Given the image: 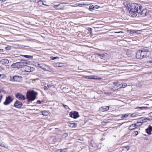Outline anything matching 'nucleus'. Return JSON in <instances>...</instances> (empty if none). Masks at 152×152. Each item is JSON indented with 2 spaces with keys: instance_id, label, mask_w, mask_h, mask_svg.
Wrapping results in <instances>:
<instances>
[{
  "instance_id": "17",
  "label": "nucleus",
  "mask_w": 152,
  "mask_h": 152,
  "mask_svg": "<svg viewBox=\"0 0 152 152\" xmlns=\"http://www.w3.org/2000/svg\"><path fill=\"white\" fill-rule=\"evenodd\" d=\"M141 120L143 122H147L152 120V119L150 118H148L144 117H142L141 118Z\"/></svg>"
},
{
  "instance_id": "48",
  "label": "nucleus",
  "mask_w": 152,
  "mask_h": 152,
  "mask_svg": "<svg viewBox=\"0 0 152 152\" xmlns=\"http://www.w3.org/2000/svg\"><path fill=\"white\" fill-rule=\"evenodd\" d=\"M71 125H72V126H72V127H74V124H71Z\"/></svg>"
},
{
  "instance_id": "1",
  "label": "nucleus",
  "mask_w": 152,
  "mask_h": 152,
  "mask_svg": "<svg viewBox=\"0 0 152 152\" xmlns=\"http://www.w3.org/2000/svg\"><path fill=\"white\" fill-rule=\"evenodd\" d=\"M142 9V6L140 4H132L128 8L129 12L133 17L136 16Z\"/></svg>"
},
{
  "instance_id": "55",
  "label": "nucleus",
  "mask_w": 152,
  "mask_h": 152,
  "mask_svg": "<svg viewBox=\"0 0 152 152\" xmlns=\"http://www.w3.org/2000/svg\"><path fill=\"white\" fill-rule=\"evenodd\" d=\"M95 6L97 7V6H97V5H96V6Z\"/></svg>"
},
{
  "instance_id": "9",
  "label": "nucleus",
  "mask_w": 152,
  "mask_h": 152,
  "mask_svg": "<svg viewBox=\"0 0 152 152\" xmlns=\"http://www.w3.org/2000/svg\"><path fill=\"white\" fill-rule=\"evenodd\" d=\"M23 105L22 102L17 100L14 104V106L16 108H19L21 107Z\"/></svg>"
},
{
  "instance_id": "7",
  "label": "nucleus",
  "mask_w": 152,
  "mask_h": 152,
  "mask_svg": "<svg viewBox=\"0 0 152 152\" xmlns=\"http://www.w3.org/2000/svg\"><path fill=\"white\" fill-rule=\"evenodd\" d=\"M69 115L70 117L74 118H76L79 117L78 113L75 111H74L73 112H70Z\"/></svg>"
},
{
  "instance_id": "29",
  "label": "nucleus",
  "mask_w": 152,
  "mask_h": 152,
  "mask_svg": "<svg viewBox=\"0 0 152 152\" xmlns=\"http://www.w3.org/2000/svg\"><path fill=\"white\" fill-rule=\"evenodd\" d=\"M63 106L66 109H69V107L67 105L63 104Z\"/></svg>"
},
{
  "instance_id": "11",
  "label": "nucleus",
  "mask_w": 152,
  "mask_h": 152,
  "mask_svg": "<svg viewBox=\"0 0 152 152\" xmlns=\"http://www.w3.org/2000/svg\"><path fill=\"white\" fill-rule=\"evenodd\" d=\"M141 10V11L138 13L139 15H141V17H144L146 15V14L147 13V10L146 9H143Z\"/></svg>"
},
{
  "instance_id": "33",
  "label": "nucleus",
  "mask_w": 152,
  "mask_h": 152,
  "mask_svg": "<svg viewBox=\"0 0 152 152\" xmlns=\"http://www.w3.org/2000/svg\"><path fill=\"white\" fill-rule=\"evenodd\" d=\"M123 86V88H125V87L126 86H127V85L126 83H124L123 84H122V85Z\"/></svg>"
},
{
  "instance_id": "14",
  "label": "nucleus",
  "mask_w": 152,
  "mask_h": 152,
  "mask_svg": "<svg viewBox=\"0 0 152 152\" xmlns=\"http://www.w3.org/2000/svg\"><path fill=\"white\" fill-rule=\"evenodd\" d=\"M84 77L86 79H99V78H95V76L94 75L84 76Z\"/></svg>"
},
{
  "instance_id": "10",
  "label": "nucleus",
  "mask_w": 152,
  "mask_h": 152,
  "mask_svg": "<svg viewBox=\"0 0 152 152\" xmlns=\"http://www.w3.org/2000/svg\"><path fill=\"white\" fill-rule=\"evenodd\" d=\"M99 55L101 56V58L103 59H107L109 58L110 57V55L109 54H108L107 53L101 54L99 53Z\"/></svg>"
},
{
  "instance_id": "44",
  "label": "nucleus",
  "mask_w": 152,
  "mask_h": 152,
  "mask_svg": "<svg viewBox=\"0 0 152 152\" xmlns=\"http://www.w3.org/2000/svg\"><path fill=\"white\" fill-rule=\"evenodd\" d=\"M52 86L51 85H48L47 86L48 88H49L51 87Z\"/></svg>"
},
{
  "instance_id": "31",
  "label": "nucleus",
  "mask_w": 152,
  "mask_h": 152,
  "mask_svg": "<svg viewBox=\"0 0 152 152\" xmlns=\"http://www.w3.org/2000/svg\"><path fill=\"white\" fill-rule=\"evenodd\" d=\"M94 8V6L93 5H91L89 7V9H92Z\"/></svg>"
},
{
  "instance_id": "36",
  "label": "nucleus",
  "mask_w": 152,
  "mask_h": 152,
  "mask_svg": "<svg viewBox=\"0 0 152 152\" xmlns=\"http://www.w3.org/2000/svg\"><path fill=\"white\" fill-rule=\"evenodd\" d=\"M99 110H100L102 111H104V107H101V108H100Z\"/></svg>"
},
{
  "instance_id": "25",
  "label": "nucleus",
  "mask_w": 152,
  "mask_h": 152,
  "mask_svg": "<svg viewBox=\"0 0 152 152\" xmlns=\"http://www.w3.org/2000/svg\"><path fill=\"white\" fill-rule=\"evenodd\" d=\"M130 31L129 33L130 34H133L134 33H135V30H132V31Z\"/></svg>"
},
{
  "instance_id": "6",
  "label": "nucleus",
  "mask_w": 152,
  "mask_h": 152,
  "mask_svg": "<svg viewBox=\"0 0 152 152\" xmlns=\"http://www.w3.org/2000/svg\"><path fill=\"white\" fill-rule=\"evenodd\" d=\"M19 62V64L20 68H22L24 66H26L27 64H28L29 62L26 61L25 60H21L20 62Z\"/></svg>"
},
{
  "instance_id": "21",
  "label": "nucleus",
  "mask_w": 152,
  "mask_h": 152,
  "mask_svg": "<svg viewBox=\"0 0 152 152\" xmlns=\"http://www.w3.org/2000/svg\"><path fill=\"white\" fill-rule=\"evenodd\" d=\"M129 116V115L126 114H124V115H121V118L122 119H123L124 118H127Z\"/></svg>"
},
{
  "instance_id": "8",
  "label": "nucleus",
  "mask_w": 152,
  "mask_h": 152,
  "mask_svg": "<svg viewBox=\"0 0 152 152\" xmlns=\"http://www.w3.org/2000/svg\"><path fill=\"white\" fill-rule=\"evenodd\" d=\"M15 96L17 99H19L25 100L26 99L25 96L20 93H17L15 95Z\"/></svg>"
},
{
  "instance_id": "51",
  "label": "nucleus",
  "mask_w": 152,
  "mask_h": 152,
  "mask_svg": "<svg viewBox=\"0 0 152 152\" xmlns=\"http://www.w3.org/2000/svg\"><path fill=\"white\" fill-rule=\"evenodd\" d=\"M58 151H60V152H62V151L61 150V149L58 150Z\"/></svg>"
},
{
  "instance_id": "18",
  "label": "nucleus",
  "mask_w": 152,
  "mask_h": 152,
  "mask_svg": "<svg viewBox=\"0 0 152 152\" xmlns=\"http://www.w3.org/2000/svg\"><path fill=\"white\" fill-rule=\"evenodd\" d=\"M0 61L1 62L2 64H7L9 63V60L7 59H2Z\"/></svg>"
},
{
  "instance_id": "52",
  "label": "nucleus",
  "mask_w": 152,
  "mask_h": 152,
  "mask_svg": "<svg viewBox=\"0 0 152 152\" xmlns=\"http://www.w3.org/2000/svg\"><path fill=\"white\" fill-rule=\"evenodd\" d=\"M37 65L38 66V67H39V66H41L40 64H39V63H37Z\"/></svg>"
},
{
  "instance_id": "43",
  "label": "nucleus",
  "mask_w": 152,
  "mask_h": 152,
  "mask_svg": "<svg viewBox=\"0 0 152 152\" xmlns=\"http://www.w3.org/2000/svg\"><path fill=\"white\" fill-rule=\"evenodd\" d=\"M134 133L135 135H137L138 134V132L137 131H135L134 132Z\"/></svg>"
},
{
  "instance_id": "46",
  "label": "nucleus",
  "mask_w": 152,
  "mask_h": 152,
  "mask_svg": "<svg viewBox=\"0 0 152 152\" xmlns=\"http://www.w3.org/2000/svg\"><path fill=\"white\" fill-rule=\"evenodd\" d=\"M3 50L2 49H0V52H3Z\"/></svg>"
},
{
  "instance_id": "24",
  "label": "nucleus",
  "mask_w": 152,
  "mask_h": 152,
  "mask_svg": "<svg viewBox=\"0 0 152 152\" xmlns=\"http://www.w3.org/2000/svg\"><path fill=\"white\" fill-rule=\"evenodd\" d=\"M109 106H105L104 107V111H107L109 110Z\"/></svg>"
},
{
  "instance_id": "45",
  "label": "nucleus",
  "mask_w": 152,
  "mask_h": 152,
  "mask_svg": "<svg viewBox=\"0 0 152 152\" xmlns=\"http://www.w3.org/2000/svg\"><path fill=\"white\" fill-rule=\"evenodd\" d=\"M115 33H122L123 32H122V31H120L115 32Z\"/></svg>"
},
{
  "instance_id": "49",
  "label": "nucleus",
  "mask_w": 152,
  "mask_h": 152,
  "mask_svg": "<svg viewBox=\"0 0 152 152\" xmlns=\"http://www.w3.org/2000/svg\"><path fill=\"white\" fill-rule=\"evenodd\" d=\"M39 67L40 68H41L42 69L43 68V66H39Z\"/></svg>"
},
{
  "instance_id": "23",
  "label": "nucleus",
  "mask_w": 152,
  "mask_h": 152,
  "mask_svg": "<svg viewBox=\"0 0 152 152\" xmlns=\"http://www.w3.org/2000/svg\"><path fill=\"white\" fill-rule=\"evenodd\" d=\"M42 69L45 71H49V72H51L52 70V69L50 68L49 69V70H47L45 68H43H43Z\"/></svg>"
},
{
  "instance_id": "3",
  "label": "nucleus",
  "mask_w": 152,
  "mask_h": 152,
  "mask_svg": "<svg viewBox=\"0 0 152 152\" xmlns=\"http://www.w3.org/2000/svg\"><path fill=\"white\" fill-rule=\"evenodd\" d=\"M149 52L145 50H139L137 51L136 54V57L138 59H142L145 58Z\"/></svg>"
},
{
  "instance_id": "27",
  "label": "nucleus",
  "mask_w": 152,
  "mask_h": 152,
  "mask_svg": "<svg viewBox=\"0 0 152 152\" xmlns=\"http://www.w3.org/2000/svg\"><path fill=\"white\" fill-rule=\"evenodd\" d=\"M2 95L1 93V91H0V102H1V100L2 98Z\"/></svg>"
},
{
  "instance_id": "19",
  "label": "nucleus",
  "mask_w": 152,
  "mask_h": 152,
  "mask_svg": "<svg viewBox=\"0 0 152 152\" xmlns=\"http://www.w3.org/2000/svg\"><path fill=\"white\" fill-rule=\"evenodd\" d=\"M42 114L45 116H48V113L47 111H42Z\"/></svg>"
},
{
  "instance_id": "28",
  "label": "nucleus",
  "mask_w": 152,
  "mask_h": 152,
  "mask_svg": "<svg viewBox=\"0 0 152 152\" xmlns=\"http://www.w3.org/2000/svg\"><path fill=\"white\" fill-rule=\"evenodd\" d=\"M68 135V134H67V133H64V134H63L62 135V137L64 138V137H66Z\"/></svg>"
},
{
  "instance_id": "39",
  "label": "nucleus",
  "mask_w": 152,
  "mask_h": 152,
  "mask_svg": "<svg viewBox=\"0 0 152 152\" xmlns=\"http://www.w3.org/2000/svg\"><path fill=\"white\" fill-rule=\"evenodd\" d=\"M30 70L29 71H27V72H31V71H33V69H34L32 67V69H31V67H30Z\"/></svg>"
},
{
  "instance_id": "30",
  "label": "nucleus",
  "mask_w": 152,
  "mask_h": 152,
  "mask_svg": "<svg viewBox=\"0 0 152 152\" xmlns=\"http://www.w3.org/2000/svg\"><path fill=\"white\" fill-rule=\"evenodd\" d=\"M87 30L90 34L92 33V29L91 28H88Z\"/></svg>"
},
{
  "instance_id": "50",
  "label": "nucleus",
  "mask_w": 152,
  "mask_h": 152,
  "mask_svg": "<svg viewBox=\"0 0 152 152\" xmlns=\"http://www.w3.org/2000/svg\"><path fill=\"white\" fill-rule=\"evenodd\" d=\"M6 0H0V1H1L4 2V1H5Z\"/></svg>"
},
{
  "instance_id": "32",
  "label": "nucleus",
  "mask_w": 152,
  "mask_h": 152,
  "mask_svg": "<svg viewBox=\"0 0 152 152\" xmlns=\"http://www.w3.org/2000/svg\"><path fill=\"white\" fill-rule=\"evenodd\" d=\"M135 33L136 34L140 33V32L141 31V30H135Z\"/></svg>"
},
{
  "instance_id": "56",
  "label": "nucleus",
  "mask_w": 152,
  "mask_h": 152,
  "mask_svg": "<svg viewBox=\"0 0 152 152\" xmlns=\"http://www.w3.org/2000/svg\"><path fill=\"white\" fill-rule=\"evenodd\" d=\"M0 145H1V144H0Z\"/></svg>"
},
{
  "instance_id": "16",
  "label": "nucleus",
  "mask_w": 152,
  "mask_h": 152,
  "mask_svg": "<svg viewBox=\"0 0 152 152\" xmlns=\"http://www.w3.org/2000/svg\"><path fill=\"white\" fill-rule=\"evenodd\" d=\"M11 66L13 68H20L18 62L13 64Z\"/></svg>"
},
{
  "instance_id": "34",
  "label": "nucleus",
  "mask_w": 152,
  "mask_h": 152,
  "mask_svg": "<svg viewBox=\"0 0 152 152\" xmlns=\"http://www.w3.org/2000/svg\"><path fill=\"white\" fill-rule=\"evenodd\" d=\"M147 62L150 64L151 65H152V59H151L150 61H148Z\"/></svg>"
},
{
  "instance_id": "12",
  "label": "nucleus",
  "mask_w": 152,
  "mask_h": 152,
  "mask_svg": "<svg viewBox=\"0 0 152 152\" xmlns=\"http://www.w3.org/2000/svg\"><path fill=\"white\" fill-rule=\"evenodd\" d=\"M147 133L148 134H151V132H152V126L150 125H149L148 128L145 129Z\"/></svg>"
},
{
  "instance_id": "35",
  "label": "nucleus",
  "mask_w": 152,
  "mask_h": 152,
  "mask_svg": "<svg viewBox=\"0 0 152 152\" xmlns=\"http://www.w3.org/2000/svg\"><path fill=\"white\" fill-rule=\"evenodd\" d=\"M122 84L118 85H117V87H119L120 88H123V86H122Z\"/></svg>"
},
{
  "instance_id": "4",
  "label": "nucleus",
  "mask_w": 152,
  "mask_h": 152,
  "mask_svg": "<svg viewBox=\"0 0 152 152\" xmlns=\"http://www.w3.org/2000/svg\"><path fill=\"white\" fill-rule=\"evenodd\" d=\"M14 99V98L10 96H7L5 101L4 102L3 104L5 105H8L13 101Z\"/></svg>"
},
{
  "instance_id": "15",
  "label": "nucleus",
  "mask_w": 152,
  "mask_h": 152,
  "mask_svg": "<svg viewBox=\"0 0 152 152\" xmlns=\"http://www.w3.org/2000/svg\"><path fill=\"white\" fill-rule=\"evenodd\" d=\"M138 126L137 125L135 124H133L129 126V129L130 130H133L135 128H137Z\"/></svg>"
},
{
  "instance_id": "2",
  "label": "nucleus",
  "mask_w": 152,
  "mask_h": 152,
  "mask_svg": "<svg viewBox=\"0 0 152 152\" xmlns=\"http://www.w3.org/2000/svg\"><path fill=\"white\" fill-rule=\"evenodd\" d=\"M38 93L33 90L27 91L26 95V99H28V102L33 101L36 99V96Z\"/></svg>"
},
{
  "instance_id": "26",
  "label": "nucleus",
  "mask_w": 152,
  "mask_h": 152,
  "mask_svg": "<svg viewBox=\"0 0 152 152\" xmlns=\"http://www.w3.org/2000/svg\"><path fill=\"white\" fill-rule=\"evenodd\" d=\"M11 48L10 46H8L5 48V49L7 50H10Z\"/></svg>"
},
{
  "instance_id": "22",
  "label": "nucleus",
  "mask_w": 152,
  "mask_h": 152,
  "mask_svg": "<svg viewBox=\"0 0 152 152\" xmlns=\"http://www.w3.org/2000/svg\"><path fill=\"white\" fill-rule=\"evenodd\" d=\"M147 108V107H136L135 109H137L138 108H139L141 110H143V109H146Z\"/></svg>"
},
{
  "instance_id": "37",
  "label": "nucleus",
  "mask_w": 152,
  "mask_h": 152,
  "mask_svg": "<svg viewBox=\"0 0 152 152\" xmlns=\"http://www.w3.org/2000/svg\"><path fill=\"white\" fill-rule=\"evenodd\" d=\"M113 83L114 85H116L118 83V81H116V82H113Z\"/></svg>"
},
{
  "instance_id": "5",
  "label": "nucleus",
  "mask_w": 152,
  "mask_h": 152,
  "mask_svg": "<svg viewBox=\"0 0 152 152\" xmlns=\"http://www.w3.org/2000/svg\"><path fill=\"white\" fill-rule=\"evenodd\" d=\"M10 80L12 82H20L22 80V77L18 76H11L10 77Z\"/></svg>"
},
{
  "instance_id": "42",
  "label": "nucleus",
  "mask_w": 152,
  "mask_h": 152,
  "mask_svg": "<svg viewBox=\"0 0 152 152\" xmlns=\"http://www.w3.org/2000/svg\"><path fill=\"white\" fill-rule=\"evenodd\" d=\"M148 115L152 117V112H151L149 113Z\"/></svg>"
},
{
  "instance_id": "41",
  "label": "nucleus",
  "mask_w": 152,
  "mask_h": 152,
  "mask_svg": "<svg viewBox=\"0 0 152 152\" xmlns=\"http://www.w3.org/2000/svg\"><path fill=\"white\" fill-rule=\"evenodd\" d=\"M37 103L39 104H40L41 103V101L40 100H38L37 102Z\"/></svg>"
},
{
  "instance_id": "38",
  "label": "nucleus",
  "mask_w": 152,
  "mask_h": 152,
  "mask_svg": "<svg viewBox=\"0 0 152 152\" xmlns=\"http://www.w3.org/2000/svg\"><path fill=\"white\" fill-rule=\"evenodd\" d=\"M39 2L41 3V4H42L43 5L48 6L47 5H46L45 4H44L42 2V1H41V0H40V1H39Z\"/></svg>"
},
{
  "instance_id": "40",
  "label": "nucleus",
  "mask_w": 152,
  "mask_h": 152,
  "mask_svg": "<svg viewBox=\"0 0 152 152\" xmlns=\"http://www.w3.org/2000/svg\"><path fill=\"white\" fill-rule=\"evenodd\" d=\"M43 88L46 91L48 89L47 87L46 86H44Z\"/></svg>"
},
{
  "instance_id": "53",
  "label": "nucleus",
  "mask_w": 152,
  "mask_h": 152,
  "mask_svg": "<svg viewBox=\"0 0 152 152\" xmlns=\"http://www.w3.org/2000/svg\"><path fill=\"white\" fill-rule=\"evenodd\" d=\"M126 148L128 150L129 149V146H127V147H126Z\"/></svg>"
},
{
  "instance_id": "13",
  "label": "nucleus",
  "mask_w": 152,
  "mask_h": 152,
  "mask_svg": "<svg viewBox=\"0 0 152 152\" xmlns=\"http://www.w3.org/2000/svg\"><path fill=\"white\" fill-rule=\"evenodd\" d=\"M64 63L61 62H57L54 64V66L56 67H61L64 66Z\"/></svg>"
},
{
  "instance_id": "20",
  "label": "nucleus",
  "mask_w": 152,
  "mask_h": 152,
  "mask_svg": "<svg viewBox=\"0 0 152 152\" xmlns=\"http://www.w3.org/2000/svg\"><path fill=\"white\" fill-rule=\"evenodd\" d=\"M22 56L25 57L26 58H32L33 56H29V55H22Z\"/></svg>"
},
{
  "instance_id": "47",
  "label": "nucleus",
  "mask_w": 152,
  "mask_h": 152,
  "mask_svg": "<svg viewBox=\"0 0 152 152\" xmlns=\"http://www.w3.org/2000/svg\"><path fill=\"white\" fill-rule=\"evenodd\" d=\"M52 57L53 58V59H56L57 58V57Z\"/></svg>"
},
{
  "instance_id": "54",
  "label": "nucleus",
  "mask_w": 152,
  "mask_h": 152,
  "mask_svg": "<svg viewBox=\"0 0 152 152\" xmlns=\"http://www.w3.org/2000/svg\"><path fill=\"white\" fill-rule=\"evenodd\" d=\"M57 6H54V8H56Z\"/></svg>"
}]
</instances>
